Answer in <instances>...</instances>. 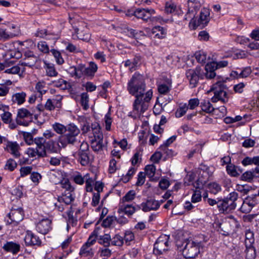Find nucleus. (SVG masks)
I'll use <instances>...</instances> for the list:
<instances>
[{"mask_svg": "<svg viewBox=\"0 0 259 259\" xmlns=\"http://www.w3.org/2000/svg\"><path fill=\"white\" fill-rule=\"evenodd\" d=\"M153 91L150 89L145 94L135 96L132 104V110L128 116L134 119L140 118L149 108L153 98Z\"/></svg>", "mask_w": 259, "mask_h": 259, "instance_id": "nucleus-1", "label": "nucleus"}, {"mask_svg": "<svg viewBox=\"0 0 259 259\" xmlns=\"http://www.w3.org/2000/svg\"><path fill=\"white\" fill-rule=\"evenodd\" d=\"M65 133L60 136L57 140V145L59 148H64L67 145H74L80 142L78 138L80 131L74 123L68 124Z\"/></svg>", "mask_w": 259, "mask_h": 259, "instance_id": "nucleus-2", "label": "nucleus"}, {"mask_svg": "<svg viewBox=\"0 0 259 259\" xmlns=\"http://www.w3.org/2000/svg\"><path fill=\"white\" fill-rule=\"evenodd\" d=\"M146 84L143 75L139 73H135L128 80L127 84V91L132 96L143 95L147 92Z\"/></svg>", "mask_w": 259, "mask_h": 259, "instance_id": "nucleus-3", "label": "nucleus"}, {"mask_svg": "<svg viewBox=\"0 0 259 259\" xmlns=\"http://www.w3.org/2000/svg\"><path fill=\"white\" fill-rule=\"evenodd\" d=\"M186 75L191 87H196L199 78L210 79V62L208 61L203 69L197 67L195 69L188 70L186 72Z\"/></svg>", "mask_w": 259, "mask_h": 259, "instance_id": "nucleus-4", "label": "nucleus"}, {"mask_svg": "<svg viewBox=\"0 0 259 259\" xmlns=\"http://www.w3.org/2000/svg\"><path fill=\"white\" fill-rule=\"evenodd\" d=\"M176 246L178 250L182 252L183 257L193 258L199 253L200 244L192 240L186 239L183 241L177 240Z\"/></svg>", "mask_w": 259, "mask_h": 259, "instance_id": "nucleus-5", "label": "nucleus"}, {"mask_svg": "<svg viewBox=\"0 0 259 259\" xmlns=\"http://www.w3.org/2000/svg\"><path fill=\"white\" fill-rule=\"evenodd\" d=\"M227 87L224 82L221 80H218L213 83L211 86V92L214 96L211 98V102H216L220 101L225 103L228 100V96L227 93Z\"/></svg>", "mask_w": 259, "mask_h": 259, "instance_id": "nucleus-6", "label": "nucleus"}, {"mask_svg": "<svg viewBox=\"0 0 259 259\" xmlns=\"http://www.w3.org/2000/svg\"><path fill=\"white\" fill-rule=\"evenodd\" d=\"M209 10L203 8L201 11L199 17L198 19L195 17L190 18V19H191L189 24L190 29L195 30L198 27H200L201 28L204 27L209 22Z\"/></svg>", "mask_w": 259, "mask_h": 259, "instance_id": "nucleus-7", "label": "nucleus"}, {"mask_svg": "<svg viewBox=\"0 0 259 259\" xmlns=\"http://www.w3.org/2000/svg\"><path fill=\"white\" fill-rule=\"evenodd\" d=\"M211 206L213 209L218 208L220 212H229L236 208L237 202L229 201L226 199H211Z\"/></svg>", "mask_w": 259, "mask_h": 259, "instance_id": "nucleus-8", "label": "nucleus"}, {"mask_svg": "<svg viewBox=\"0 0 259 259\" xmlns=\"http://www.w3.org/2000/svg\"><path fill=\"white\" fill-rule=\"evenodd\" d=\"M168 246L169 237L161 235L158 238L154 245L153 252L155 254H161L168 250Z\"/></svg>", "mask_w": 259, "mask_h": 259, "instance_id": "nucleus-9", "label": "nucleus"}, {"mask_svg": "<svg viewBox=\"0 0 259 259\" xmlns=\"http://www.w3.org/2000/svg\"><path fill=\"white\" fill-rule=\"evenodd\" d=\"M35 229L42 234H47L52 229V220L49 218H42L35 223Z\"/></svg>", "mask_w": 259, "mask_h": 259, "instance_id": "nucleus-10", "label": "nucleus"}, {"mask_svg": "<svg viewBox=\"0 0 259 259\" xmlns=\"http://www.w3.org/2000/svg\"><path fill=\"white\" fill-rule=\"evenodd\" d=\"M187 5L188 12L184 18L186 20L195 17L201 7L200 3L198 0H188Z\"/></svg>", "mask_w": 259, "mask_h": 259, "instance_id": "nucleus-11", "label": "nucleus"}, {"mask_svg": "<svg viewBox=\"0 0 259 259\" xmlns=\"http://www.w3.org/2000/svg\"><path fill=\"white\" fill-rule=\"evenodd\" d=\"M213 227L223 235H228L231 231V226L229 222L219 220L217 218L213 224Z\"/></svg>", "mask_w": 259, "mask_h": 259, "instance_id": "nucleus-12", "label": "nucleus"}, {"mask_svg": "<svg viewBox=\"0 0 259 259\" xmlns=\"http://www.w3.org/2000/svg\"><path fill=\"white\" fill-rule=\"evenodd\" d=\"M24 56V58L22 61L19 62V65L32 67L35 65L37 61V57L34 54L32 51L30 50L25 51Z\"/></svg>", "mask_w": 259, "mask_h": 259, "instance_id": "nucleus-13", "label": "nucleus"}, {"mask_svg": "<svg viewBox=\"0 0 259 259\" xmlns=\"http://www.w3.org/2000/svg\"><path fill=\"white\" fill-rule=\"evenodd\" d=\"M160 203L154 199H147L145 202H142L140 205L137 206L138 209H142L144 212L151 210H156L160 207Z\"/></svg>", "mask_w": 259, "mask_h": 259, "instance_id": "nucleus-14", "label": "nucleus"}, {"mask_svg": "<svg viewBox=\"0 0 259 259\" xmlns=\"http://www.w3.org/2000/svg\"><path fill=\"white\" fill-rule=\"evenodd\" d=\"M34 142L36 145V149L39 153V157H43L46 156V147L50 145L51 141H46V139L43 137H36L34 139Z\"/></svg>", "mask_w": 259, "mask_h": 259, "instance_id": "nucleus-15", "label": "nucleus"}, {"mask_svg": "<svg viewBox=\"0 0 259 259\" xmlns=\"http://www.w3.org/2000/svg\"><path fill=\"white\" fill-rule=\"evenodd\" d=\"M229 65V62L227 60H222L218 61L214 58V55H213L211 57V79H214L216 76L220 78L221 76L217 75L216 70L226 67Z\"/></svg>", "mask_w": 259, "mask_h": 259, "instance_id": "nucleus-16", "label": "nucleus"}, {"mask_svg": "<svg viewBox=\"0 0 259 259\" xmlns=\"http://www.w3.org/2000/svg\"><path fill=\"white\" fill-rule=\"evenodd\" d=\"M8 215L11 221H7V223L10 224L13 223L15 225H17L23 220L24 214L22 208H18L12 209Z\"/></svg>", "mask_w": 259, "mask_h": 259, "instance_id": "nucleus-17", "label": "nucleus"}, {"mask_svg": "<svg viewBox=\"0 0 259 259\" xmlns=\"http://www.w3.org/2000/svg\"><path fill=\"white\" fill-rule=\"evenodd\" d=\"M24 241L26 246H40L41 241L37 235L31 231H27L24 238Z\"/></svg>", "mask_w": 259, "mask_h": 259, "instance_id": "nucleus-18", "label": "nucleus"}, {"mask_svg": "<svg viewBox=\"0 0 259 259\" xmlns=\"http://www.w3.org/2000/svg\"><path fill=\"white\" fill-rule=\"evenodd\" d=\"M156 13L153 9H137L135 10V16L138 19H142L145 22H148L151 15Z\"/></svg>", "mask_w": 259, "mask_h": 259, "instance_id": "nucleus-19", "label": "nucleus"}, {"mask_svg": "<svg viewBox=\"0 0 259 259\" xmlns=\"http://www.w3.org/2000/svg\"><path fill=\"white\" fill-rule=\"evenodd\" d=\"M76 154L78 161L82 166L90 164L93 160V156L91 152L76 153Z\"/></svg>", "mask_w": 259, "mask_h": 259, "instance_id": "nucleus-20", "label": "nucleus"}, {"mask_svg": "<svg viewBox=\"0 0 259 259\" xmlns=\"http://www.w3.org/2000/svg\"><path fill=\"white\" fill-rule=\"evenodd\" d=\"M73 191H64L62 193L61 196L57 198V200L59 202H63L66 205H69L74 200Z\"/></svg>", "mask_w": 259, "mask_h": 259, "instance_id": "nucleus-21", "label": "nucleus"}, {"mask_svg": "<svg viewBox=\"0 0 259 259\" xmlns=\"http://www.w3.org/2000/svg\"><path fill=\"white\" fill-rule=\"evenodd\" d=\"M137 208L132 204L122 203L118 209L119 213H123L131 217L136 211Z\"/></svg>", "mask_w": 259, "mask_h": 259, "instance_id": "nucleus-22", "label": "nucleus"}, {"mask_svg": "<svg viewBox=\"0 0 259 259\" xmlns=\"http://www.w3.org/2000/svg\"><path fill=\"white\" fill-rule=\"evenodd\" d=\"M3 248L7 252H11L13 254H16L20 251V245L19 244L13 241H8L4 244Z\"/></svg>", "mask_w": 259, "mask_h": 259, "instance_id": "nucleus-23", "label": "nucleus"}, {"mask_svg": "<svg viewBox=\"0 0 259 259\" xmlns=\"http://www.w3.org/2000/svg\"><path fill=\"white\" fill-rule=\"evenodd\" d=\"M20 146L16 142H8L5 148L8 152L12 154L15 158L20 156Z\"/></svg>", "mask_w": 259, "mask_h": 259, "instance_id": "nucleus-24", "label": "nucleus"}, {"mask_svg": "<svg viewBox=\"0 0 259 259\" xmlns=\"http://www.w3.org/2000/svg\"><path fill=\"white\" fill-rule=\"evenodd\" d=\"M97 69L98 66L94 62H90L88 67L84 65V76L92 79L94 76Z\"/></svg>", "mask_w": 259, "mask_h": 259, "instance_id": "nucleus-25", "label": "nucleus"}, {"mask_svg": "<svg viewBox=\"0 0 259 259\" xmlns=\"http://www.w3.org/2000/svg\"><path fill=\"white\" fill-rule=\"evenodd\" d=\"M52 84L54 87L59 88L62 90H69L71 88L70 83L62 78L52 81Z\"/></svg>", "mask_w": 259, "mask_h": 259, "instance_id": "nucleus-26", "label": "nucleus"}, {"mask_svg": "<svg viewBox=\"0 0 259 259\" xmlns=\"http://www.w3.org/2000/svg\"><path fill=\"white\" fill-rule=\"evenodd\" d=\"M151 33L154 35L153 37L162 39L165 37L167 31L163 27L157 26L152 28Z\"/></svg>", "mask_w": 259, "mask_h": 259, "instance_id": "nucleus-27", "label": "nucleus"}, {"mask_svg": "<svg viewBox=\"0 0 259 259\" xmlns=\"http://www.w3.org/2000/svg\"><path fill=\"white\" fill-rule=\"evenodd\" d=\"M26 94L24 92L16 93L12 96V102L13 104H17L20 105L25 101Z\"/></svg>", "mask_w": 259, "mask_h": 259, "instance_id": "nucleus-28", "label": "nucleus"}, {"mask_svg": "<svg viewBox=\"0 0 259 259\" xmlns=\"http://www.w3.org/2000/svg\"><path fill=\"white\" fill-rule=\"evenodd\" d=\"M94 249L92 246L84 243L80 249L79 254L84 257H92L94 255Z\"/></svg>", "mask_w": 259, "mask_h": 259, "instance_id": "nucleus-29", "label": "nucleus"}, {"mask_svg": "<svg viewBox=\"0 0 259 259\" xmlns=\"http://www.w3.org/2000/svg\"><path fill=\"white\" fill-rule=\"evenodd\" d=\"M98 243L102 247H111V238L109 234L99 235L98 233Z\"/></svg>", "mask_w": 259, "mask_h": 259, "instance_id": "nucleus-30", "label": "nucleus"}, {"mask_svg": "<svg viewBox=\"0 0 259 259\" xmlns=\"http://www.w3.org/2000/svg\"><path fill=\"white\" fill-rule=\"evenodd\" d=\"M32 114L26 109L25 108H21L19 109L17 113V122L19 125H25L24 122L21 121L20 120L19 118H24L26 117H31L32 116Z\"/></svg>", "mask_w": 259, "mask_h": 259, "instance_id": "nucleus-31", "label": "nucleus"}, {"mask_svg": "<svg viewBox=\"0 0 259 259\" xmlns=\"http://www.w3.org/2000/svg\"><path fill=\"white\" fill-rule=\"evenodd\" d=\"M92 130L94 138L93 139H103V135L101 131V128L98 123L92 124Z\"/></svg>", "mask_w": 259, "mask_h": 259, "instance_id": "nucleus-32", "label": "nucleus"}, {"mask_svg": "<svg viewBox=\"0 0 259 259\" xmlns=\"http://www.w3.org/2000/svg\"><path fill=\"white\" fill-rule=\"evenodd\" d=\"M226 113V109L224 106H220L219 108H213L211 110V116L214 118H222L224 116Z\"/></svg>", "mask_w": 259, "mask_h": 259, "instance_id": "nucleus-33", "label": "nucleus"}, {"mask_svg": "<svg viewBox=\"0 0 259 259\" xmlns=\"http://www.w3.org/2000/svg\"><path fill=\"white\" fill-rule=\"evenodd\" d=\"M44 68L46 69V74L48 76L50 77L56 76L58 75V72L55 68V65L53 64L47 63L45 62Z\"/></svg>", "mask_w": 259, "mask_h": 259, "instance_id": "nucleus-34", "label": "nucleus"}, {"mask_svg": "<svg viewBox=\"0 0 259 259\" xmlns=\"http://www.w3.org/2000/svg\"><path fill=\"white\" fill-rule=\"evenodd\" d=\"M103 139L100 140V139H92L91 140V147L93 151L98 152L102 150L103 147Z\"/></svg>", "mask_w": 259, "mask_h": 259, "instance_id": "nucleus-35", "label": "nucleus"}, {"mask_svg": "<svg viewBox=\"0 0 259 259\" xmlns=\"http://www.w3.org/2000/svg\"><path fill=\"white\" fill-rule=\"evenodd\" d=\"M89 174H87L84 176H82L80 173L78 172L76 174L73 175V180L76 184L78 185H82L89 177Z\"/></svg>", "mask_w": 259, "mask_h": 259, "instance_id": "nucleus-36", "label": "nucleus"}, {"mask_svg": "<svg viewBox=\"0 0 259 259\" xmlns=\"http://www.w3.org/2000/svg\"><path fill=\"white\" fill-rule=\"evenodd\" d=\"M254 242V234L252 231L247 230L245 232V246H249L252 245Z\"/></svg>", "mask_w": 259, "mask_h": 259, "instance_id": "nucleus-37", "label": "nucleus"}, {"mask_svg": "<svg viewBox=\"0 0 259 259\" xmlns=\"http://www.w3.org/2000/svg\"><path fill=\"white\" fill-rule=\"evenodd\" d=\"M46 83L44 82L39 81L36 84L35 89L38 94V97H41L46 93Z\"/></svg>", "mask_w": 259, "mask_h": 259, "instance_id": "nucleus-38", "label": "nucleus"}, {"mask_svg": "<svg viewBox=\"0 0 259 259\" xmlns=\"http://www.w3.org/2000/svg\"><path fill=\"white\" fill-rule=\"evenodd\" d=\"M50 52L55 58L56 62L58 64L61 65L64 62L60 51L54 49H52L50 50Z\"/></svg>", "mask_w": 259, "mask_h": 259, "instance_id": "nucleus-39", "label": "nucleus"}, {"mask_svg": "<svg viewBox=\"0 0 259 259\" xmlns=\"http://www.w3.org/2000/svg\"><path fill=\"white\" fill-rule=\"evenodd\" d=\"M89 97L87 93H82L80 95V104L85 110L89 108Z\"/></svg>", "mask_w": 259, "mask_h": 259, "instance_id": "nucleus-40", "label": "nucleus"}, {"mask_svg": "<svg viewBox=\"0 0 259 259\" xmlns=\"http://www.w3.org/2000/svg\"><path fill=\"white\" fill-rule=\"evenodd\" d=\"M110 244L111 246H121L123 244V238L118 234H116L111 238Z\"/></svg>", "mask_w": 259, "mask_h": 259, "instance_id": "nucleus-41", "label": "nucleus"}, {"mask_svg": "<svg viewBox=\"0 0 259 259\" xmlns=\"http://www.w3.org/2000/svg\"><path fill=\"white\" fill-rule=\"evenodd\" d=\"M137 171V168L131 167L125 175H123L121 180L124 183L128 182Z\"/></svg>", "mask_w": 259, "mask_h": 259, "instance_id": "nucleus-42", "label": "nucleus"}, {"mask_svg": "<svg viewBox=\"0 0 259 259\" xmlns=\"http://www.w3.org/2000/svg\"><path fill=\"white\" fill-rule=\"evenodd\" d=\"M257 196L256 195H251L250 196H248L244 200L248 204L247 205L253 208L255 206H256L258 203V201L257 199Z\"/></svg>", "mask_w": 259, "mask_h": 259, "instance_id": "nucleus-43", "label": "nucleus"}, {"mask_svg": "<svg viewBox=\"0 0 259 259\" xmlns=\"http://www.w3.org/2000/svg\"><path fill=\"white\" fill-rule=\"evenodd\" d=\"M98 230H95L90 235L85 244L92 247L96 241H98Z\"/></svg>", "mask_w": 259, "mask_h": 259, "instance_id": "nucleus-44", "label": "nucleus"}, {"mask_svg": "<svg viewBox=\"0 0 259 259\" xmlns=\"http://www.w3.org/2000/svg\"><path fill=\"white\" fill-rule=\"evenodd\" d=\"M246 258L247 259H254L256 256V252L254 247L251 245L246 246L245 250Z\"/></svg>", "mask_w": 259, "mask_h": 259, "instance_id": "nucleus-45", "label": "nucleus"}, {"mask_svg": "<svg viewBox=\"0 0 259 259\" xmlns=\"http://www.w3.org/2000/svg\"><path fill=\"white\" fill-rule=\"evenodd\" d=\"M37 47L39 51L44 54H48L50 52L48 45L45 41H39Z\"/></svg>", "mask_w": 259, "mask_h": 259, "instance_id": "nucleus-46", "label": "nucleus"}, {"mask_svg": "<svg viewBox=\"0 0 259 259\" xmlns=\"http://www.w3.org/2000/svg\"><path fill=\"white\" fill-rule=\"evenodd\" d=\"M110 247H100L98 251V253L101 257H109L112 254V250L109 248Z\"/></svg>", "mask_w": 259, "mask_h": 259, "instance_id": "nucleus-47", "label": "nucleus"}, {"mask_svg": "<svg viewBox=\"0 0 259 259\" xmlns=\"http://www.w3.org/2000/svg\"><path fill=\"white\" fill-rule=\"evenodd\" d=\"M52 127L55 132L58 134H61V135L65 133L67 128V126L58 122H56L53 124Z\"/></svg>", "mask_w": 259, "mask_h": 259, "instance_id": "nucleus-48", "label": "nucleus"}, {"mask_svg": "<svg viewBox=\"0 0 259 259\" xmlns=\"http://www.w3.org/2000/svg\"><path fill=\"white\" fill-rule=\"evenodd\" d=\"M145 175H146L149 178H153L155 174L156 167L155 166L151 165H147L145 168Z\"/></svg>", "mask_w": 259, "mask_h": 259, "instance_id": "nucleus-49", "label": "nucleus"}, {"mask_svg": "<svg viewBox=\"0 0 259 259\" xmlns=\"http://www.w3.org/2000/svg\"><path fill=\"white\" fill-rule=\"evenodd\" d=\"M236 166L233 164L227 165L226 166V170L228 175L232 177H237L239 174L237 171Z\"/></svg>", "mask_w": 259, "mask_h": 259, "instance_id": "nucleus-50", "label": "nucleus"}, {"mask_svg": "<svg viewBox=\"0 0 259 259\" xmlns=\"http://www.w3.org/2000/svg\"><path fill=\"white\" fill-rule=\"evenodd\" d=\"M170 83H168V84L165 83H161L158 85V91L161 94H165L170 91Z\"/></svg>", "mask_w": 259, "mask_h": 259, "instance_id": "nucleus-51", "label": "nucleus"}, {"mask_svg": "<svg viewBox=\"0 0 259 259\" xmlns=\"http://www.w3.org/2000/svg\"><path fill=\"white\" fill-rule=\"evenodd\" d=\"M63 96L60 95H55L51 99L56 108H61L62 106Z\"/></svg>", "mask_w": 259, "mask_h": 259, "instance_id": "nucleus-52", "label": "nucleus"}, {"mask_svg": "<svg viewBox=\"0 0 259 259\" xmlns=\"http://www.w3.org/2000/svg\"><path fill=\"white\" fill-rule=\"evenodd\" d=\"M195 58L197 61L200 63H205V61L207 58L206 53L202 51H199L195 53Z\"/></svg>", "mask_w": 259, "mask_h": 259, "instance_id": "nucleus-53", "label": "nucleus"}, {"mask_svg": "<svg viewBox=\"0 0 259 259\" xmlns=\"http://www.w3.org/2000/svg\"><path fill=\"white\" fill-rule=\"evenodd\" d=\"M149 21L153 23L158 22L161 24H164L167 23L169 21V19H164L160 16L153 17L152 15H151L150 18H149Z\"/></svg>", "mask_w": 259, "mask_h": 259, "instance_id": "nucleus-54", "label": "nucleus"}, {"mask_svg": "<svg viewBox=\"0 0 259 259\" xmlns=\"http://www.w3.org/2000/svg\"><path fill=\"white\" fill-rule=\"evenodd\" d=\"M105 129L107 131L111 130V125L112 122V119L111 117V113L109 111L105 116L104 117Z\"/></svg>", "mask_w": 259, "mask_h": 259, "instance_id": "nucleus-55", "label": "nucleus"}, {"mask_svg": "<svg viewBox=\"0 0 259 259\" xmlns=\"http://www.w3.org/2000/svg\"><path fill=\"white\" fill-rule=\"evenodd\" d=\"M142 150L139 149L137 150V152L134 154L131 161L133 166L137 164L140 160H141L140 156H141Z\"/></svg>", "mask_w": 259, "mask_h": 259, "instance_id": "nucleus-56", "label": "nucleus"}, {"mask_svg": "<svg viewBox=\"0 0 259 259\" xmlns=\"http://www.w3.org/2000/svg\"><path fill=\"white\" fill-rule=\"evenodd\" d=\"M176 9V6L172 2H166L165 6V12L167 14L174 13Z\"/></svg>", "mask_w": 259, "mask_h": 259, "instance_id": "nucleus-57", "label": "nucleus"}, {"mask_svg": "<svg viewBox=\"0 0 259 259\" xmlns=\"http://www.w3.org/2000/svg\"><path fill=\"white\" fill-rule=\"evenodd\" d=\"M188 109V107L186 104L180 106L176 112V116L178 118L181 117L186 113Z\"/></svg>", "mask_w": 259, "mask_h": 259, "instance_id": "nucleus-58", "label": "nucleus"}, {"mask_svg": "<svg viewBox=\"0 0 259 259\" xmlns=\"http://www.w3.org/2000/svg\"><path fill=\"white\" fill-rule=\"evenodd\" d=\"M254 174L252 171H246L241 176V179L243 181L251 182L254 178Z\"/></svg>", "mask_w": 259, "mask_h": 259, "instance_id": "nucleus-59", "label": "nucleus"}, {"mask_svg": "<svg viewBox=\"0 0 259 259\" xmlns=\"http://www.w3.org/2000/svg\"><path fill=\"white\" fill-rule=\"evenodd\" d=\"M135 193L133 191H130L122 198V203L126 202H130L134 199Z\"/></svg>", "mask_w": 259, "mask_h": 259, "instance_id": "nucleus-60", "label": "nucleus"}, {"mask_svg": "<svg viewBox=\"0 0 259 259\" xmlns=\"http://www.w3.org/2000/svg\"><path fill=\"white\" fill-rule=\"evenodd\" d=\"M81 130L82 134L84 135L90 131V125L89 123L85 119H82V123H81Z\"/></svg>", "mask_w": 259, "mask_h": 259, "instance_id": "nucleus-61", "label": "nucleus"}, {"mask_svg": "<svg viewBox=\"0 0 259 259\" xmlns=\"http://www.w3.org/2000/svg\"><path fill=\"white\" fill-rule=\"evenodd\" d=\"M201 107L203 111L209 114L210 113V103L209 99H208L207 100H204V101L202 102L201 103Z\"/></svg>", "mask_w": 259, "mask_h": 259, "instance_id": "nucleus-62", "label": "nucleus"}, {"mask_svg": "<svg viewBox=\"0 0 259 259\" xmlns=\"http://www.w3.org/2000/svg\"><path fill=\"white\" fill-rule=\"evenodd\" d=\"M12 114L8 111H5L3 114L1 115V118L2 121L6 124H8L12 120Z\"/></svg>", "mask_w": 259, "mask_h": 259, "instance_id": "nucleus-63", "label": "nucleus"}, {"mask_svg": "<svg viewBox=\"0 0 259 259\" xmlns=\"http://www.w3.org/2000/svg\"><path fill=\"white\" fill-rule=\"evenodd\" d=\"M17 166V163L12 159L7 160L5 165V169L13 171Z\"/></svg>", "mask_w": 259, "mask_h": 259, "instance_id": "nucleus-64", "label": "nucleus"}]
</instances>
